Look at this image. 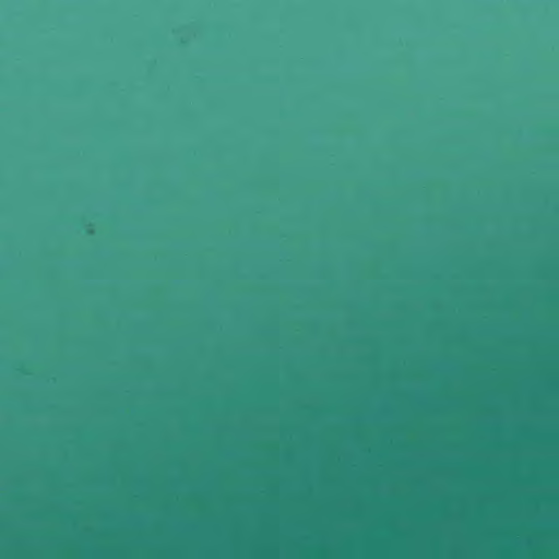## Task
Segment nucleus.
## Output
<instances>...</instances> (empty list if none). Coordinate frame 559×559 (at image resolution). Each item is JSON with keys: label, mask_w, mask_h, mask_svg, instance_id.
<instances>
[{"label": "nucleus", "mask_w": 559, "mask_h": 559, "mask_svg": "<svg viewBox=\"0 0 559 559\" xmlns=\"http://www.w3.org/2000/svg\"><path fill=\"white\" fill-rule=\"evenodd\" d=\"M483 454H559V451H483Z\"/></svg>", "instance_id": "obj_2"}, {"label": "nucleus", "mask_w": 559, "mask_h": 559, "mask_svg": "<svg viewBox=\"0 0 559 559\" xmlns=\"http://www.w3.org/2000/svg\"><path fill=\"white\" fill-rule=\"evenodd\" d=\"M483 462H559V456H483Z\"/></svg>", "instance_id": "obj_1"}]
</instances>
